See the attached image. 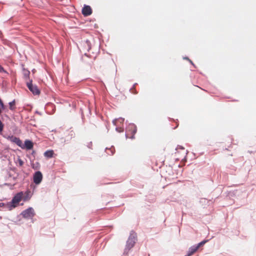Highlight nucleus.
I'll use <instances>...</instances> for the list:
<instances>
[{
	"label": "nucleus",
	"instance_id": "obj_1",
	"mask_svg": "<svg viewBox=\"0 0 256 256\" xmlns=\"http://www.w3.org/2000/svg\"><path fill=\"white\" fill-rule=\"evenodd\" d=\"M206 242L207 241L206 240H203L200 242L199 244H198L197 245L191 246L189 248L188 254L186 256H191L192 254H194L198 250V249L200 247L203 246Z\"/></svg>",
	"mask_w": 256,
	"mask_h": 256
},
{
	"label": "nucleus",
	"instance_id": "obj_2",
	"mask_svg": "<svg viewBox=\"0 0 256 256\" xmlns=\"http://www.w3.org/2000/svg\"><path fill=\"white\" fill-rule=\"evenodd\" d=\"M136 132V128L134 124H130L127 130L126 137L127 138H134V134Z\"/></svg>",
	"mask_w": 256,
	"mask_h": 256
},
{
	"label": "nucleus",
	"instance_id": "obj_3",
	"mask_svg": "<svg viewBox=\"0 0 256 256\" xmlns=\"http://www.w3.org/2000/svg\"><path fill=\"white\" fill-rule=\"evenodd\" d=\"M24 193L21 192L16 194L12 200V203L14 206H16L22 200Z\"/></svg>",
	"mask_w": 256,
	"mask_h": 256
},
{
	"label": "nucleus",
	"instance_id": "obj_4",
	"mask_svg": "<svg viewBox=\"0 0 256 256\" xmlns=\"http://www.w3.org/2000/svg\"><path fill=\"white\" fill-rule=\"evenodd\" d=\"M27 86L33 94L38 95L40 94V90L36 86L32 84V80L30 82L27 83Z\"/></svg>",
	"mask_w": 256,
	"mask_h": 256
},
{
	"label": "nucleus",
	"instance_id": "obj_5",
	"mask_svg": "<svg viewBox=\"0 0 256 256\" xmlns=\"http://www.w3.org/2000/svg\"><path fill=\"white\" fill-rule=\"evenodd\" d=\"M22 214L25 218H32L34 216V212L32 208H29L23 211Z\"/></svg>",
	"mask_w": 256,
	"mask_h": 256
},
{
	"label": "nucleus",
	"instance_id": "obj_6",
	"mask_svg": "<svg viewBox=\"0 0 256 256\" xmlns=\"http://www.w3.org/2000/svg\"><path fill=\"white\" fill-rule=\"evenodd\" d=\"M42 179V174L40 171L36 172L34 175V182L36 184H40Z\"/></svg>",
	"mask_w": 256,
	"mask_h": 256
},
{
	"label": "nucleus",
	"instance_id": "obj_7",
	"mask_svg": "<svg viewBox=\"0 0 256 256\" xmlns=\"http://www.w3.org/2000/svg\"><path fill=\"white\" fill-rule=\"evenodd\" d=\"M34 144L32 141L30 140H26L24 144L22 143V146L20 147L22 149L26 148L27 150H31L33 148Z\"/></svg>",
	"mask_w": 256,
	"mask_h": 256
},
{
	"label": "nucleus",
	"instance_id": "obj_8",
	"mask_svg": "<svg viewBox=\"0 0 256 256\" xmlns=\"http://www.w3.org/2000/svg\"><path fill=\"white\" fill-rule=\"evenodd\" d=\"M92 13V9L89 6H85L82 10V14L84 16H88Z\"/></svg>",
	"mask_w": 256,
	"mask_h": 256
},
{
	"label": "nucleus",
	"instance_id": "obj_9",
	"mask_svg": "<svg viewBox=\"0 0 256 256\" xmlns=\"http://www.w3.org/2000/svg\"><path fill=\"white\" fill-rule=\"evenodd\" d=\"M10 139L11 142L15 143L20 147L22 146V141L18 138L12 136L10 138Z\"/></svg>",
	"mask_w": 256,
	"mask_h": 256
},
{
	"label": "nucleus",
	"instance_id": "obj_10",
	"mask_svg": "<svg viewBox=\"0 0 256 256\" xmlns=\"http://www.w3.org/2000/svg\"><path fill=\"white\" fill-rule=\"evenodd\" d=\"M54 154V152L52 150H49L46 151L44 153V156L46 157H47L48 158H51L53 156Z\"/></svg>",
	"mask_w": 256,
	"mask_h": 256
},
{
	"label": "nucleus",
	"instance_id": "obj_11",
	"mask_svg": "<svg viewBox=\"0 0 256 256\" xmlns=\"http://www.w3.org/2000/svg\"><path fill=\"white\" fill-rule=\"evenodd\" d=\"M10 110L12 111L16 109V101L12 100L9 102Z\"/></svg>",
	"mask_w": 256,
	"mask_h": 256
},
{
	"label": "nucleus",
	"instance_id": "obj_12",
	"mask_svg": "<svg viewBox=\"0 0 256 256\" xmlns=\"http://www.w3.org/2000/svg\"><path fill=\"white\" fill-rule=\"evenodd\" d=\"M30 192L27 191L26 192L24 196V194L23 195L22 200L24 201H26L30 199Z\"/></svg>",
	"mask_w": 256,
	"mask_h": 256
},
{
	"label": "nucleus",
	"instance_id": "obj_13",
	"mask_svg": "<svg viewBox=\"0 0 256 256\" xmlns=\"http://www.w3.org/2000/svg\"><path fill=\"white\" fill-rule=\"evenodd\" d=\"M134 242H135L134 240H132L130 238H128L127 242V246L130 248H131L134 246Z\"/></svg>",
	"mask_w": 256,
	"mask_h": 256
},
{
	"label": "nucleus",
	"instance_id": "obj_14",
	"mask_svg": "<svg viewBox=\"0 0 256 256\" xmlns=\"http://www.w3.org/2000/svg\"><path fill=\"white\" fill-rule=\"evenodd\" d=\"M23 72H24V78H28L30 74V71L28 70L24 69Z\"/></svg>",
	"mask_w": 256,
	"mask_h": 256
},
{
	"label": "nucleus",
	"instance_id": "obj_15",
	"mask_svg": "<svg viewBox=\"0 0 256 256\" xmlns=\"http://www.w3.org/2000/svg\"><path fill=\"white\" fill-rule=\"evenodd\" d=\"M18 162L19 166H22V165L24 164V162L22 159L18 158Z\"/></svg>",
	"mask_w": 256,
	"mask_h": 256
},
{
	"label": "nucleus",
	"instance_id": "obj_16",
	"mask_svg": "<svg viewBox=\"0 0 256 256\" xmlns=\"http://www.w3.org/2000/svg\"><path fill=\"white\" fill-rule=\"evenodd\" d=\"M0 72H5L6 73V72L4 70L2 66L0 65Z\"/></svg>",
	"mask_w": 256,
	"mask_h": 256
},
{
	"label": "nucleus",
	"instance_id": "obj_17",
	"mask_svg": "<svg viewBox=\"0 0 256 256\" xmlns=\"http://www.w3.org/2000/svg\"><path fill=\"white\" fill-rule=\"evenodd\" d=\"M188 62H190L194 66H194V64L190 60Z\"/></svg>",
	"mask_w": 256,
	"mask_h": 256
},
{
	"label": "nucleus",
	"instance_id": "obj_18",
	"mask_svg": "<svg viewBox=\"0 0 256 256\" xmlns=\"http://www.w3.org/2000/svg\"><path fill=\"white\" fill-rule=\"evenodd\" d=\"M184 59H186V60H188V61H189V60H190V59L188 58V57H186V58H184Z\"/></svg>",
	"mask_w": 256,
	"mask_h": 256
},
{
	"label": "nucleus",
	"instance_id": "obj_19",
	"mask_svg": "<svg viewBox=\"0 0 256 256\" xmlns=\"http://www.w3.org/2000/svg\"><path fill=\"white\" fill-rule=\"evenodd\" d=\"M120 120H122L123 121L124 119L121 118V119H120Z\"/></svg>",
	"mask_w": 256,
	"mask_h": 256
}]
</instances>
